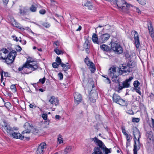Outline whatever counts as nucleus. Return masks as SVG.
Instances as JSON below:
<instances>
[{
	"instance_id": "obj_1",
	"label": "nucleus",
	"mask_w": 154,
	"mask_h": 154,
	"mask_svg": "<svg viewBox=\"0 0 154 154\" xmlns=\"http://www.w3.org/2000/svg\"><path fill=\"white\" fill-rule=\"evenodd\" d=\"M135 66V64L131 61L129 62L127 65L125 64H122L119 70L121 71L122 73H129L132 70L131 69ZM119 72L118 70L117 71L115 67H111L109 70V75L112 78V81L117 83H119L118 76L119 75Z\"/></svg>"
},
{
	"instance_id": "obj_2",
	"label": "nucleus",
	"mask_w": 154,
	"mask_h": 154,
	"mask_svg": "<svg viewBox=\"0 0 154 154\" xmlns=\"http://www.w3.org/2000/svg\"><path fill=\"white\" fill-rule=\"evenodd\" d=\"M0 51V58L3 60H5L6 63L8 64L11 63L14 61L17 55L16 52L14 51H11L7 57L5 55L1 54Z\"/></svg>"
},
{
	"instance_id": "obj_3",
	"label": "nucleus",
	"mask_w": 154,
	"mask_h": 154,
	"mask_svg": "<svg viewBox=\"0 0 154 154\" xmlns=\"http://www.w3.org/2000/svg\"><path fill=\"white\" fill-rule=\"evenodd\" d=\"M32 62L29 61H28L25 63V66H26L25 69H24V73L26 74H29L31 73L33 71L35 70L38 68L37 63L35 62L32 63Z\"/></svg>"
},
{
	"instance_id": "obj_4",
	"label": "nucleus",
	"mask_w": 154,
	"mask_h": 154,
	"mask_svg": "<svg viewBox=\"0 0 154 154\" xmlns=\"http://www.w3.org/2000/svg\"><path fill=\"white\" fill-rule=\"evenodd\" d=\"M2 129L4 132H6L8 134H10L13 132L14 130H17L18 128L17 127L13 128L10 127V126L5 122L3 121L2 125Z\"/></svg>"
},
{
	"instance_id": "obj_5",
	"label": "nucleus",
	"mask_w": 154,
	"mask_h": 154,
	"mask_svg": "<svg viewBox=\"0 0 154 154\" xmlns=\"http://www.w3.org/2000/svg\"><path fill=\"white\" fill-rule=\"evenodd\" d=\"M111 48L116 53L118 54H122L123 51V49L118 43L111 42Z\"/></svg>"
},
{
	"instance_id": "obj_6",
	"label": "nucleus",
	"mask_w": 154,
	"mask_h": 154,
	"mask_svg": "<svg viewBox=\"0 0 154 154\" xmlns=\"http://www.w3.org/2000/svg\"><path fill=\"white\" fill-rule=\"evenodd\" d=\"M113 101L120 105L124 106L126 104V101L121 99L118 94H114L112 96Z\"/></svg>"
},
{
	"instance_id": "obj_7",
	"label": "nucleus",
	"mask_w": 154,
	"mask_h": 154,
	"mask_svg": "<svg viewBox=\"0 0 154 154\" xmlns=\"http://www.w3.org/2000/svg\"><path fill=\"white\" fill-rule=\"evenodd\" d=\"M133 79V77H130L129 79H127L123 82L122 85L119 84L118 89L119 90H121L123 88H127L130 87V83L131 80Z\"/></svg>"
},
{
	"instance_id": "obj_8",
	"label": "nucleus",
	"mask_w": 154,
	"mask_h": 154,
	"mask_svg": "<svg viewBox=\"0 0 154 154\" xmlns=\"http://www.w3.org/2000/svg\"><path fill=\"white\" fill-rule=\"evenodd\" d=\"M47 146V145L45 142L41 143L37 149L36 154H43L45 149Z\"/></svg>"
},
{
	"instance_id": "obj_9",
	"label": "nucleus",
	"mask_w": 154,
	"mask_h": 154,
	"mask_svg": "<svg viewBox=\"0 0 154 154\" xmlns=\"http://www.w3.org/2000/svg\"><path fill=\"white\" fill-rule=\"evenodd\" d=\"M116 4L118 8L123 9L125 8H128L130 6V5L128 4L124 0H118Z\"/></svg>"
},
{
	"instance_id": "obj_10",
	"label": "nucleus",
	"mask_w": 154,
	"mask_h": 154,
	"mask_svg": "<svg viewBox=\"0 0 154 154\" xmlns=\"http://www.w3.org/2000/svg\"><path fill=\"white\" fill-rule=\"evenodd\" d=\"M132 130L134 135V140H139L141 137V134L139 130L136 127H134L132 128Z\"/></svg>"
},
{
	"instance_id": "obj_11",
	"label": "nucleus",
	"mask_w": 154,
	"mask_h": 154,
	"mask_svg": "<svg viewBox=\"0 0 154 154\" xmlns=\"http://www.w3.org/2000/svg\"><path fill=\"white\" fill-rule=\"evenodd\" d=\"M132 32L134 35V43L136 48H138L140 45V42L139 39V36L138 33L135 31H133Z\"/></svg>"
},
{
	"instance_id": "obj_12",
	"label": "nucleus",
	"mask_w": 154,
	"mask_h": 154,
	"mask_svg": "<svg viewBox=\"0 0 154 154\" xmlns=\"http://www.w3.org/2000/svg\"><path fill=\"white\" fill-rule=\"evenodd\" d=\"M134 140V149L133 151L134 154H137V152L140 148V140Z\"/></svg>"
},
{
	"instance_id": "obj_13",
	"label": "nucleus",
	"mask_w": 154,
	"mask_h": 154,
	"mask_svg": "<svg viewBox=\"0 0 154 154\" xmlns=\"http://www.w3.org/2000/svg\"><path fill=\"white\" fill-rule=\"evenodd\" d=\"M110 37L109 34L105 33L102 35L100 37L99 42L100 43L105 42L108 40Z\"/></svg>"
},
{
	"instance_id": "obj_14",
	"label": "nucleus",
	"mask_w": 154,
	"mask_h": 154,
	"mask_svg": "<svg viewBox=\"0 0 154 154\" xmlns=\"http://www.w3.org/2000/svg\"><path fill=\"white\" fill-rule=\"evenodd\" d=\"M97 92L94 91L93 92L91 91L89 95V98L90 101L93 103L95 102L97 98Z\"/></svg>"
},
{
	"instance_id": "obj_15",
	"label": "nucleus",
	"mask_w": 154,
	"mask_h": 154,
	"mask_svg": "<svg viewBox=\"0 0 154 154\" xmlns=\"http://www.w3.org/2000/svg\"><path fill=\"white\" fill-rule=\"evenodd\" d=\"M147 25L149 34L154 41V30L151 22L150 21L148 22Z\"/></svg>"
},
{
	"instance_id": "obj_16",
	"label": "nucleus",
	"mask_w": 154,
	"mask_h": 154,
	"mask_svg": "<svg viewBox=\"0 0 154 154\" xmlns=\"http://www.w3.org/2000/svg\"><path fill=\"white\" fill-rule=\"evenodd\" d=\"M49 102L52 105H55L57 106L59 104V100L57 98L55 97L54 96H52L49 99Z\"/></svg>"
},
{
	"instance_id": "obj_17",
	"label": "nucleus",
	"mask_w": 154,
	"mask_h": 154,
	"mask_svg": "<svg viewBox=\"0 0 154 154\" xmlns=\"http://www.w3.org/2000/svg\"><path fill=\"white\" fill-rule=\"evenodd\" d=\"M10 136L14 138L23 139L24 138V136H22L20 134L16 132H13L10 134Z\"/></svg>"
},
{
	"instance_id": "obj_18",
	"label": "nucleus",
	"mask_w": 154,
	"mask_h": 154,
	"mask_svg": "<svg viewBox=\"0 0 154 154\" xmlns=\"http://www.w3.org/2000/svg\"><path fill=\"white\" fill-rule=\"evenodd\" d=\"M75 103L77 104L81 102L82 100V97L81 95L78 93H75L74 94Z\"/></svg>"
},
{
	"instance_id": "obj_19",
	"label": "nucleus",
	"mask_w": 154,
	"mask_h": 154,
	"mask_svg": "<svg viewBox=\"0 0 154 154\" xmlns=\"http://www.w3.org/2000/svg\"><path fill=\"white\" fill-rule=\"evenodd\" d=\"M93 140L96 143H97V145L99 146L98 147H100L101 149L104 148L105 145L100 140L98 139L96 137H95L93 138Z\"/></svg>"
},
{
	"instance_id": "obj_20",
	"label": "nucleus",
	"mask_w": 154,
	"mask_h": 154,
	"mask_svg": "<svg viewBox=\"0 0 154 154\" xmlns=\"http://www.w3.org/2000/svg\"><path fill=\"white\" fill-rule=\"evenodd\" d=\"M19 14L23 16L26 14L27 12L28 9L25 7L20 6L19 8Z\"/></svg>"
},
{
	"instance_id": "obj_21",
	"label": "nucleus",
	"mask_w": 154,
	"mask_h": 154,
	"mask_svg": "<svg viewBox=\"0 0 154 154\" xmlns=\"http://www.w3.org/2000/svg\"><path fill=\"white\" fill-rule=\"evenodd\" d=\"M102 149L98 147H95L94 148V154H103L102 151Z\"/></svg>"
},
{
	"instance_id": "obj_22",
	"label": "nucleus",
	"mask_w": 154,
	"mask_h": 154,
	"mask_svg": "<svg viewBox=\"0 0 154 154\" xmlns=\"http://www.w3.org/2000/svg\"><path fill=\"white\" fill-rule=\"evenodd\" d=\"M88 66H89V69L92 73H94L96 70L95 65L93 62H91Z\"/></svg>"
},
{
	"instance_id": "obj_23",
	"label": "nucleus",
	"mask_w": 154,
	"mask_h": 154,
	"mask_svg": "<svg viewBox=\"0 0 154 154\" xmlns=\"http://www.w3.org/2000/svg\"><path fill=\"white\" fill-rule=\"evenodd\" d=\"M100 48L103 51H108L110 50L109 47L108 45L105 44L101 45Z\"/></svg>"
},
{
	"instance_id": "obj_24",
	"label": "nucleus",
	"mask_w": 154,
	"mask_h": 154,
	"mask_svg": "<svg viewBox=\"0 0 154 154\" xmlns=\"http://www.w3.org/2000/svg\"><path fill=\"white\" fill-rule=\"evenodd\" d=\"M92 41L94 42L99 44V43H98V42H98L97 41V35L95 33H94L93 34V35H92Z\"/></svg>"
},
{
	"instance_id": "obj_25",
	"label": "nucleus",
	"mask_w": 154,
	"mask_h": 154,
	"mask_svg": "<svg viewBox=\"0 0 154 154\" xmlns=\"http://www.w3.org/2000/svg\"><path fill=\"white\" fill-rule=\"evenodd\" d=\"M69 63H66V64L63 63L61 65V66L63 67V69L64 71H67L69 69Z\"/></svg>"
},
{
	"instance_id": "obj_26",
	"label": "nucleus",
	"mask_w": 154,
	"mask_h": 154,
	"mask_svg": "<svg viewBox=\"0 0 154 154\" xmlns=\"http://www.w3.org/2000/svg\"><path fill=\"white\" fill-rule=\"evenodd\" d=\"M105 152V154H108L111 152L110 149H108L105 146L104 148L102 149Z\"/></svg>"
},
{
	"instance_id": "obj_27",
	"label": "nucleus",
	"mask_w": 154,
	"mask_h": 154,
	"mask_svg": "<svg viewBox=\"0 0 154 154\" xmlns=\"http://www.w3.org/2000/svg\"><path fill=\"white\" fill-rule=\"evenodd\" d=\"M72 148L71 146H67L65 149L64 152L66 154L70 152L72 149Z\"/></svg>"
},
{
	"instance_id": "obj_28",
	"label": "nucleus",
	"mask_w": 154,
	"mask_h": 154,
	"mask_svg": "<svg viewBox=\"0 0 154 154\" xmlns=\"http://www.w3.org/2000/svg\"><path fill=\"white\" fill-rule=\"evenodd\" d=\"M0 51L1 52V54L5 55L8 53V51L6 48H3Z\"/></svg>"
},
{
	"instance_id": "obj_29",
	"label": "nucleus",
	"mask_w": 154,
	"mask_h": 154,
	"mask_svg": "<svg viewBox=\"0 0 154 154\" xmlns=\"http://www.w3.org/2000/svg\"><path fill=\"white\" fill-rule=\"evenodd\" d=\"M30 10L32 12L36 11L37 8L34 5H32L29 8Z\"/></svg>"
},
{
	"instance_id": "obj_30",
	"label": "nucleus",
	"mask_w": 154,
	"mask_h": 154,
	"mask_svg": "<svg viewBox=\"0 0 154 154\" xmlns=\"http://www.w3.org/2000/svg\"><path fill=\"white\" fill-rule=\"evenodd\" d=\"M54 51L58 55L63 54V53L61 51L59 50L57 48L54 50Z\"/></svg>"
},
{
	"instance_id": "obj_31",
	"label": "nucleus",
	"mask_w": 154,
	"mask_h": 154,
	"mask_svg": "<svg viewBox=\"0 0 154 154\" xmlns=\"http://www.w3.org/2000/svg\"><path fill=\"white\" fill-rule=\"evenodd\" d=\"M56 61L57 62V63H58L60 65H61V64L63 63L61 62V60L60 57L57 56L56 60Z\"/></svg>"
},
{
	"instance_id": "obj_32",
	"label": "nucleus",
	"mask_w": 154,
	"mask_h": 154,
	"mask_svg": "<svg viewBox=\"0 0 154 154\" xmlns=\"http://www.w3.org/2000/svg\"><path fill=\"white\" fill-rule=\"evenodd\" d=\"M133 85L134 88H137L140 85V82L137 81H134Z\"/></svg>"
},
{
	"instance_id": "obj_33",
	"label": "nucleus",
	"mask_w": 154,
	"mask_h": 154,
	"mask_svg": "<svg viewBox=\"0 0 154 154\" xmlns=\"http://www.w3.org/2000/svg\"><path fill=\"white\" fill-rule=\"evenodd\" d=\"M85 62L87 65H88L89 64H90L92 62H90L89 60V59L88 57H86L85 59Z\"/></svg>"
},
{
	"instance_id": "obj_34",
	"label": "nucleus",
	"mask_w": 154,
	"mask_h": 154,
	"mask_svg": "<svg viewBox=\"0 0 154 154\" xmlns=\"http://www.w3.org/2000/svg\"><path fill=\"white\" fill-rule=\"evenodd\" d=\"M139 3L142 5H144L146 4L145 0H137Z\"/></svg>"
},
{
	"instance_id": "obj_35",
	"label": "nucleus",
	"mask_w": 154,
	"mask_h": 154,
	"mask_svg": "<svg viewBox=\"0 0 154 154\" xmlns=\"http://www.w3.org/2000/svg\"><path fill=\"white\" fill-rule=\"evenodd\" d=\"M42 117L43 119L46 120L47 119L48 115L46 113H43L42 114Z\"/></svg>"
},
{
	"instance_id": "obj_36",
	"label": "nucleus",
	"mask_w": 154,
	"mask_h": 154,
	"mask_svg": "<svg viewBox=\"0 0 154 154\" xmlns=\"http://www.w3.org/2000/svg\"><path fill=\"white\" fill-rule=\"evenodd\" d=\"M84 48H89L88 42V41H86L84 44Z\"/></svg>"
},
{
	"instance_id": "obj_37",
	"label": "nucleus",
	"mask_w": 154,
	"mask_h": 154,
	"mask_svg": "<svg viewBox=\"0 0 154 154\" xmlns=\"http://www.w3.org/2000/svg\"><path fill=\"white\" fill-rule=\"evenodd\" d=\"M140 119L138 118H133L132 119V122H139Z\"/></svg>"
},
{
	"instance_id": "obj_38",
	"label": "nucleus",
	"mask_w": 154,
	"mask_h": 154,
	"mask_svg": "<svg viewBox=\"0 0 154 154\" xmlns=\"http://www.w3.org/2000/svg\"><path fill=\"white\" fill-rule=\"evenodd\" d=\"M52 65L53 67L54 68H57L58 67L59 65H59L58 63H57L54 62L52 63Z\"/></svg>"
},
{
	"instance_id": "obj_39",
	"label": "nucleus",
	"mask_w": 154,
	"mask_h": 154,
	"mask_svg": "<svg viewBox=\"0 0 154 154\" xmlns=\"http://www.w3.org/2000/svg\"><path fill=\"white\" fill-rule=\"evenodd\" d=\"M39 12L41 14H44L46 12V11L45 9H42L39 11Z\"/></svg>"
},
{
	"instance_id": "obj_40",
	"label": "nucleus",
	"mask_w": 154,
	"mask_h": 154,
	"mask_svg": "<svg viewBox=\"0 0 154 154\" xmlns=\"http://www.w3.org/2000/svg\"><path fill=\"white\" fill-rule=\"evenodd\" d=\"M58 76L60 80H62L63 78V75L61 72H59L58 74Z\"/></svg>"
},
{
	"instance_id": "obj_41",
	"label": "nucleus",
	"mask_w": 154,
	"mask_h": 154,
	"mask_svg": "<svg viewBox=\"0 0 154 154\" xmlns=\"http://www.w3.org/2000/svg\"><path fill=\"white\" fill-rule=\"evenodd\" d=\"M122 132L125 135H127V133L126 132V130L124 127H122Z\"/></svg>"
},
{
	"instance_id": "obj_42",
	"label": "nucleus",
	"mask_w": 154,
	"mask_h": 154,
	"mask_svg": "<svg viewBox=\"0 0 154 154\" xmlns=\"http://www.w3.org/2000/svg\"><path fill=\"white\" fill-rule=\"evenodd\" d=\"M45 78L44 77L43 79H41L39 80V82H41L42 84H44L45 81Z\"/></svg>"
},
{
	"instance_id": "obj_43",
	"label": "nucleus",
	"mask_w": 154,
	"mask_h": 154,
	"mask_svg": "<svg viewBox=\"0 0 154 154\" xmlns=\"http://www.w3.org/2000/svg\"><path fill=\"white\" fill-rule=\"evenodd\" d=\"M25 66V63L23 65V66H22V67H20L19 68H18L19 70V71H20L22 70L23 69H25L26 66Z\"/></svg>"
},
{
	"instance_id": "obj_44",
	"label": "nucleus",
	"mask_w": 154,
	"mask_h": 154,
	"mask_svg": "<svg viewBox=\"0 0 154 154\" xmlns=\"http://www.w3.org/2000/svg\"><path fill=\"white\" fill-rule=\"evenodd\" d=\"M16 49L17 51H20L22 50L21 48L19 45H17L16 47Z\"/></svg>"
},
{
	"instance_id": "obj_45",
	"label": "nucleus",
	"mask_w": 154,
	"mask_h": 154,
	"mask_svg": "<svg viewBox=\"0 0 154 154\" xmlns=\"http://www.w3.org/2000/svg\"><path fill=\"white\" fill-rule=\"evenodd\" d=\"M5 106L7 107H11V103L9 102H7L5 104Z\"/></svg>"
},
{
	"instance_id": "obj_46",
	"label": "nucleus",
	"mask_w": 154,
	"mask_h": 154,
	"mask_svg": "<svg viewBox=\"0 0 154 154\" xmlns=\"http://www.w3.org/2000/svg\"><path fill=\"white\" fill-rule=\"evenodd\" d=\"M11 88L12 90H14V91H16V86L14 85H12L11 86Z\"/></svg>"
},
{
	"instance_id": "obj_47",
	"label": "nucleus",
	"mask_w": 154,
	"mask_h": 154,
	"mask_svg": "<svg viewBox=\"0 0 154 154\" xmlns=\"http://www.w3.org/2000/svg\"><path fill=\"white\" fill-rule=\"evenodd\" d=\"M30 131L29 130H28L27 131L25 130L24 131H23L22 132V133L23 134H24L26 133V134L29 133H30Z\"/></svg>"
},
{
	"instance_id": "obj_48",
	"label": "nucleus",
	"mask_w": 154,
	"mask_h": 154,
	"mask_svg": "<svg viewBox=\"0 0 154 154\" xmlns=\"http://www.w3.org/2000/svg\"><path fill=\"white\" fill-rule=\"evenodd\" d=\"M12 37L13 38L14 40L16 41V42H18L19 41V39H18L17 37L13 35Z\"/></svg>"
},
{
	"instance_id": "obj_49",
	"label": "nucleus",
	"mask_w": 154,
	"mask_h": 154,
	"mask_svg": "<svg viewBox=\"0 0 154 154\" xmlns=\"http://www.w3.org/2000/svg\"><path fill=\"white\" fill-rule=\"evenodd\" d=\"M29 107L31 108H33V109H34L35 108H36V106L35 105H33L32 104H30L29 105Z\"/></svg>"
},
{
	"instance_id": "obj_50",
	"label": "nucleus",
	"mask_w": 154,
	"mask_h": 154,
	"mask_svg": "<svg viewBox=\"0 0 154 154\" xmlns=\"http://www.w3.org/2000/svg\"><path fill=\"white\" fill-rule=\"evenodd\" d=\"M58 140L59 143H63V140H62V138L61 137L58 138Z\"/></svg>"
},
{
	"instance_id": "obj_51",
	"label": "nucleus",
	"mask_w": 154,
	"mask_h": 154,
	"mask_svg": "<svg viewBox=\"0 0 154 154\" xmlns=\"http://www.w3.org/2000/svg\"><path fill=\"white\" fill-rule=\"evenodd\" d=\"M135 88H136V92L139 93L140 94L141 92L140 91V88L138 87Z\"/></svg>"
},
{
	"instance_id": "obj_52",
	"label": "nucleus",
	"mask_w": 154,
	"mask_h": 154,
	"mask_svg": "<svg viewBox=\"0 0 154 154\" xmlns=\"http://www.w3.org/2000/svg\"><path fill=\"white\" fill-rule=\"evenodd\" d=\"M9 0H3V2L4 4L6 5L8 2Z\"/></svg>"
},
{
	"instance_id": "obj_53",
	"label": "nucleus",
	"mask_w": 154,
	"mask_h": 154,
	"mask_svg": "<svg viewBox=\"0 0 154 154\" xmlns=\"http://www.w3.org/2000/svg\"><path fill=\"white\" fill-rule=\"evenodd\" d=\"M136 10L137 12L139 14H141V11L138 8H136Z\"/></svg>"
},
{
	"instance_id": "obj_54",
	"label": "nucleus",
	"mask_w": 154,
	"mask_h": 154,
	"mask_svg": "<svg viewBox=\"0 0 154 154\" xmlns=\"http://www.w3.org/2000/svg\"><path fill=\"white\" fill-rule=\"evenodd\" d=\"M43 25L46 28L50 26V25L49 24H47V23H44Z\"/></svg>"
},
{
	"instance_id": "obj_55",
	"label": "nucleus",
	"mask_w": 154,
	"mask_h": 154,
	"mask_svg": "<svg viewBox=\"0 0 154 154\" xmlns=\"http://www.w3.org/2000/svg\"><path fill=\"white\" fill-rule=\"evenodd\" d=\"M20 42H21L23 45H25L26 44V42L25 40L22 41L21 40H19Z\"/></svg>"
},
{
	"instance_id": "obj_56",
	"label": "nucleus",
	"mask_w": 154,
	"mask_h": 154,
	"mask_svg": "<svg viewBox=\"0 0 154 154\" xmlns=\"http://www.w3.org/2000/svg\"><path fill=\"white\" fill-rule=\"evenodd\" d=\"M128 113L130 114H134V112L132 110H129L128 111Z\"/></svg>"
},
{
	"instance_id": "obj_57",
	"label": "nucleus",
	"mask_w": 154,
	"mask_h": 154,
	"mask_svg": "<svg viewBox=\"0 0 154 154\" xmlns=\"http://www.w3.org/2000/svg\"><path fill=\"white\" fill-rule=\"evenodd\" d=\"M106 83H111V81L109 78L107 77L106 78Z\"/></svg>"
},
{
	"instance_id": "obj_58",
	"label": "nucleus",
	"mask_w": 154,
	"mask_h": 154,
	"mask_svg": "<svg viewBox=\"0 0 154 154\" xmlns=\"http://www.w3.org/2000/svg\"><path fill=\"white\" fill-rule=\"evenodd\" d=\"M60 118V116L58 115H56L55 116V118L56 119H59Z\"/></svg>"
},
{
	"instance_id": "obj_59",
	"label": "nucleus",
	"mask_w": 154,
	"mask_h": 154,
	"mask_svg": "<svg viewBox=\"0 0 154 154\" xmlns=\"http://www.w3.org/2000/svg\"><path fill=\"white\" fill-rule=\"evenodd\" d=\"M8 73L7 72H4V75L5 76H8Z\"/></svg>"
},
{
	"instance_id": "obj_60",
	"label": "nucleus",
	"mask_w": 154,
	"mask_h": 154,
	"mask_svg": "<svg viewBox=\"0 0 154 154\" xmlns=\"http://www.w3.org/2000/svg\"><path fill=\"white\" fill-rule=\"evenodd\" d=\"M152 125L153 127L154 128V119H152Z\"/></svg>"
},
{
	"instance_id": "obj_61",
	"label": "nucleus",
	"mask_w": 154,
	"mask_h": 154,
	"mask_svg": "<svg viewBox=\"0 0 154 154\" xmlns=\"http://www.w3.org/2000/svg\"><path fill=\"white\" fill-rule=\"evenodd\" d=\"M85 51L87 53H89V48H85Z\"/></svg>"
},
{
	"instance_id": "obj_62",
	"label": "nucleus",
	"mask_w": 154,
	"mask_h": 154,
	"mask_svg": "<svg viewBox=\"0 0 154 154\" xmlns=\"http://www.w3.org/2000/svg\"><path fill=\"white\" fill-rule=\"evenodd\" d=\"M82 29V27L81 26H79V28L78 29L76 30V31H80Z\"/></svg>"
},
{
	"instance_id": "obj_63",
	"label": "nucleus",
	"mask_w": 154,
	"mask_h": 154,
	"mask_svg": "<svg viewBox=\"0 0 154 154\" xmlns=\"http://www.w3.org/2000/svg\"><path fill=\"white\" fill-rule=\"evenodd\" d=\"M51 4L52 5H54V3H55V2L53 0H51Z\"/></svg>"
},
{
	"instance_id": "obj_64",
	"label": "nucleus",
	"mask_w": 154,
	"mask_h": 154,
	"mask_svg": "<svg viewBox=\"0 0 154 154\" xmlns=\"http://www.w3.org/2000/svg\"><path fill=\"white\" fill-rule=\"evenodd\" d=\"M54 43V44L55 45H56L57 46H58V45H59V44L58 42H55Z\"/></svg>"
}]
</instances>
